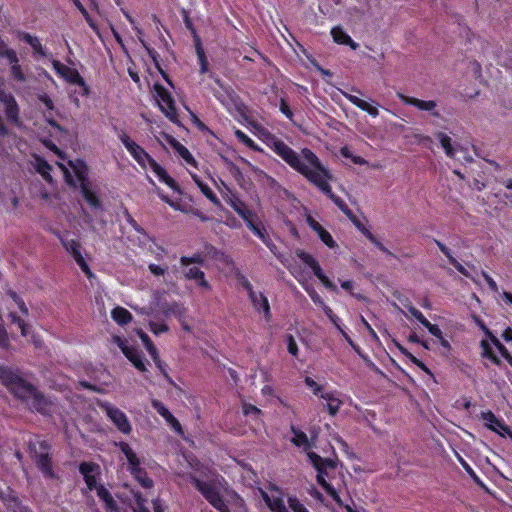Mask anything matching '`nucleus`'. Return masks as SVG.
<instances>
[{
	"instance_id": "f257e3e1",
	"label": "nucleus",
	"mask_w": 512,
	"mask_h": 512,
	"mask_svg": "<svg viewBox=\"0 0 512 512\" xmlns=\"http://www.w3.org/2000/svg\"><path fill=\"white\" fill-rule=\"evenodd\" d=\"M255 130L259 137H266L270 139L269 146L272 150L281 157L293 169L305 176L311 183L316 185L322 192L331 198L337 206L343 209L344 202L336 197L331 189L329 181L332 179L330 172L324 167L319 158L309 149H302L300 154H297L283 141L274 139L264 129L254 125Z\"/></svg>"
},
{
	"instance_id": "f03ea898",
	"label": "nucleus",
	"mask_w": 512,
	"mask_h": 512,
	"mask_svg": "<svg viewBox=\"0 0 512 512\" xmlns=\"http://www.w3.org/2000/svg\"><path fill=\"white\" fill-rule=\"evenodd\" d=\"M0 380L12 393L25 400L31 408L43 414L51 412L53 404L11 369L0 366Z\"/></svg>"
},
{
	"instance_id": "7ed1b4c3",
	"label": "nucleus",
	"mask_w": 512,
	"mask_h": 512,
	"mask_svg": "<svg viewBox=\"0 0 512 512\" xmlns=\"http://www.w3.org/2000/svg\"><path fill=\"white\" fill-rule=\"evenodd\" d=\"M291 442L300 448H303L306 451V455L317 470V482L319 485L323 487V489L327 492V494L337 503H340V498L336 490L326 481L325 476H327L329 470H333L335 468V462L331 459L322 458L316 453L310 451L311 443L308 436L292 427Z\"/></svg>"
},
{
	"instance_id": "20e7f679",
	"label": "nucleus",
	"mask_w": 512,
	"mask_h": 512,
	"mask_svg": "<svg viewBox=\"0 0 512 512\" xmlns=\"http://www.w3.org/2000/svg\"><path fill=\"white\" fill-rule=\"evenodd\" d=\"M57 166L69 184L73 186H80L82 196L90 207L94 209H99L101 207L99 198L87 180L88 167L82 160H69L67 163L58 162Z\"/></svg>"
},
{
	"instance_id": "39448f33",
	"label": "nucleus",
	"mask_w": 512,
	"mask_h": 512,
	"mask_svg": "<svg viewBox=\"0 0 512 512\" xmlns=\"http://www.w3.org/2000/svg\"><path fill=\"white\" fill-rule=\"evenodd\" d=\"M120 139L132 158L144 170L150 169L161 182L179 192L178 185L174 179L170 177L165 169L160 166L140 145L133 141L128 135H123Z\"/></svg>"
},
{
	"instance_id": "423d86ee",
	"label": "nucleus",
	"mask_w": 512,
	"mask_h": 512,
	"mask_svg": "<svg viewBox=\"0 0 512 512\" xmlns=\"http://www.w3.org/2000/svg\"><path fill=\"white\" fill-rule=\"evenodd\" d=\"M195 485L206 500L219 512H230L228 503L238 502L240 499L226 485L223 479L210 482L195 480Z\"/></svg>"
},
{
	"instance_id": "0eeeda50",
	"label": "nucleus",
	"mask_w": 512,
	"mask_h": 512,
	"mask_svg": "<svg viewBox=\"0 0 512 512\" xmlns=\"http://www.w3.org/2000/svg\"><path fill=\"white\" fill-rule=\"evenodd\" d=\"M52 67L56 74L68 84L76 85L78 87V89L71 94V100L77 107H79L80 102L76 94L86 97L90 93V88L83 77L75 68H71L58 60H52Z\"/></svg>"
},
{
	"instance_id": "6e6552de",
	"label": "nucleus",
	"mask_w": 512,
	"mask_h": 512,
	"mask_svg": "<svg viewBox=\"0 0 512 512\" xmlns=\"http://www.w3.org/2000/svg\"><path fill=\"white\" fill-rule=\"evenodd\" d=\"M161 293L156 291L153 294V300L151 304L148 307H137V306H131L135 311H137L139 314L147 315V316H154L158 317L159 314H162L165 317H169L171 315H174L181 319L183 314L185 313V308L183 305L172 302V303H161L160 302Z\"/></svg>"
},
{
	"instance_id": "1a4fd4ad",
	"label": "nucleus",
	"mask_w": 512,
	"mask_h": 512,
	"mask_svg": "<svg viewBox=\"0 0 512 512\" xmlns=\"http://www.w3.org/2000/svg\"><path fill=\"white\" fill-rule=\"evenodd\" d=\"M481 329L487 336V339L481 340V354L483 357L488 358L494 364L499 365L500 360L494 353L492 349V345H494L499 353L507 360V362L512 366V356L506 349V347L492 334V332L483 324L480 325Z\"/></svg>"
},
{
	"instance_id": "9d476101",
	"label": "nucleus",
	"mask_w": 512,
	"mask_h": 512,
	"mask_svg": "<svg viewBox=\"0 0 512 512\" xmlns=\"http://www.w3.org/2000/svg\"><path fill=\"white\" fill-rule=\"evenodd\" d=\"M119 448L125 455L128 461L129 470L134 475L135 479L144 488H151L153 486V481L146 475V472L140 468V460L131 447L127 443L121 442L119 444Z\"/></svg>"
},
{
	"instance_id": "9b49d317",
	"label": "nucleus",
	"mask_w": 512,
	"mask_h": 512,
	"mask_svg": "<svg viewBox=\"0 0 512 512\" xmlns=\"http://www.w3.org/2000/svg\"><path fill=\"white\" fill-rule=\"evenodd\" d=\"M153 97L165 116L174 123L178 122L175 102L171 93L165 87L156 83L153 86Z\"/></svg>"
},
{
	"instance_id": "f8f14e48",
	"label": "nucleus",
	"mask_w": 512,
	"mask_h": 512,
	"mask_svg": "<svg viewBox=\"0 0 512 512\" xmlns=\"http://www.w3.org/2000/svg\"><path fill=\"white\" fill-rule=\"evenodd\" d=\"M99 406L120 432L124 434H129L131 432L132 426L126 414L122 410L108 402H101L99 403Z\"/></svg>"
},
{
	"instance_id": "ddd939ff",
	"label": "nucleus",
	"mask_w": 512,
	"mask_h": 512,
	"mask_svg": "<svg viewBox=\"0 0 512 512\" xmlns=\"http://www.w3.org/2000/svg\"><path fill=\"white\" fill-rule=\"evenodd\" d=\"M297 256L302 260L303 263H305L307 266L311 268L314 275L319 279V281L323 284V286L326 289L331 290L333 292L338 291L337 286L326 276L321 266L319 265L318 261L312 255L304 251H298Z\"/></svg>"
},
{
	"instance_id": "4468645a",
	"label": "nucleus",
	"mask_w": 512,
	"mask_h": 512,
	"mask_svg": "<svg viewBox=\"0 0 512 512\" xmlns=\"http://www.w3.org/2000/svg\"><path fill=\"white\" fill-rule=\"evenodd\" d=\"M263 500L272 512H288L284 503L282 492L271 487L268 491L262 493Z\"/></svg>"
},
{
	"instance_id": "2eb2a0df",
	"label": "nucleus",
	"mask_w": 512,
	"mask_h": 512,
	"mask_svg": "<svg viewBox=\"0 0 512 512\" xmlns=\"http://www.w3.org/2000/svg\"><path fill=\"white\" fill-rule=\"evenodd\" d=\"M114 342L118 345L123 354L133 363L135 368L142 372L146 371V366L142 360L141 354L135 348L129 346L127 341L120 337H115Z\"/></svg>"
},
{
	"instance_id": "dca6fc26",
	"label": "nucleus",
	"mask_w": 512,
	"mask_h": 512,
	"mask_svg": "<svg viewBox=\"0 0 512 512\" xmlns=\"http://www.w3.org/2000/svg\"><path fill=\"white\" fill-rule=\"evenodd\" d=\"M0 101L4 104L7 119L16 126H20L19 108L15 98L0 90Z\"/></svg>"
},
{
	"instance_id": "f3484780",
	"label": "nucleus",
	"mask_w": 512,
	"mask_h": 512,
	"mask_svg": "<svg viewBox=\"0 0 512 512\" xmlns=\"http://www.w3.org/2000/svg\"><path fill=\"white\" fill-rule=\"evenodd\" d=\"M481 419L488 429L497 433L501 437H506L509 434V427L500 419H498L491 411L482 412Z\"/></svg>"
},
{
	"instance_id": "a211bd4d",
	"label": "nucleus",
	"mask_w": 512,
	"mask_h": 512,
	"mask_svg": "<svg viewBox=\"0 0 512 512\" xmlns=\"http://www.w3.org/2000/svg\"><path fill=\"white\" fill-rule=\"evenodd\" d=\"M63 245L66 248V250L71 253L76 263L79 265L81 270L87 275V277H92V272L86 263L84 257L81 254L80 245L77 241L71 239V240H65L63 241Z\"/></svg>"
},
{
	"instance_id": "6ab92c4d",
	"label": "nucleus",
	"mask_w": 512,
	"mask_h": 512,
	"mask_svg": "<svg viewBox=\"0 0 512 512\" xmlns=\"http://www.w3.org/2000/svg\"><path fill=\"white\" fill-rule=\"evenodd\" d=\"M306 222L309 227L315 231L320 238V240L330 249H336L338 247L336 241L333 239L332 235L325 230L320 223H318L311 215H307Z\"/></svg>"
},
{
	"instance_id": "aec40b11",
	"label": "nucleus",
	"mask_w": 512,
	"mask_h": 512,
	"mask_svg": "<svg viewBox=\"0 0 512 512\" xmlns=\"http://www.w3.org/2000/svg\"><path fill=\"white\" fill-rule=\"evenodd\" d=\"M398 97L408 105H412L417 107L419 110L427 111L432 113L433 115H438L436 112L437 102L434 100H420L414 97H408L403 94H398Z\"/></svg>"
},
{
	"instance_id": "412c9836",
	"label": "nucleus",
	"mask_w": 512,
	"mask_h": 512,
	"mask_svg": "<svg viewBox=\"0 0 512 512\" xmlns=\"http://www.w3.org/2000/svg\"><path fill=\"white\" fill-rule=\"evenodd\" d=\"M152 407L165 419V421L171 426V428L182 434V427L179 421L172 415V413L164 406V404L158 400H152Z\"/></svg>"
},
{
	"instance_id": "4be33fe9",
	"label": "nucleus",
	"mask_w": 512,
	"mask_h": 512,
	"mask_svg": "<svg viewBox=\"0 0 512 512\" xmlns=\"http://www.w3.org/2000/svg\"><path fill=\"white\" fill-rule=\"evenodd\" d=\"M340 396L339 392L332 390L321 394V399L326 402V409L331 416L336 415L343 404Z\"/></svg>"
},
{
	"instance_id": "5701e85b",
	"label": "nucleus",
	"mask_w": 512,
	"mask_h": 512,
	"mask_svg": "<svg viewBox=\"0 0 512 512\" xmlns=\"http://www.w3.org/2000/svg\"><path fill=\"white\" fill-rule=\"evenodd\" d=\"M249 298L254 308L259 313H263L264 318L269 321L271 319V312L268 299L260 292H251V296Z\"/></svg>"
},
{
	"instance_id": "b1692460",
	"label": "nucleus",
	"mask_w": 512,
	"mask_h": 512,
	"mask_svg": "<svg viewBox=\"0 0 512 512\" xmlns=\"http://www.w3.org/2000/svg\"><path fill=\"white\" fill-rule=\"evenodd\" d=\"M79 469L88 489L93 490L97 484L96 476L99 473V466L92 463H82Z\"/></svg>"
},
{
	"instance_id": "393cba45",
	"label": "nucleus",
	"mask_w": 512,
	"mask_h": 512,
	"mask_svg": "<svg viewBox=\"0 0 512 512\" xmlns=\"http://www.w3.org/2000/svg\"><path fill=\"white\" fill-rule=\"evenodd\" d=\"M331 36L333 41L339 45H347L353 50H356L359 46L340 26H335L331 29Z\"/></svg>"
},
{
	"instance_id": "a878e982",
	"label": "nucleus",
	"mask_w": 512,
	"mask_h": 512,
	"mask_svg": "<svg viewBox=\"0 0 512 512\" xmlns=\"http://www.w3.org/2000/svg\"><path fill=\"white\" fill-rule=\"evenodd\" d=\"M185 277L190 280H195L197 284L205 290H211V285L205 279V274L197 267H186Z\"/></svg>"
},
{
	"instance_id": "bb28decb",
	"label": "nucleus",
	"mask_w": 512,
	"mask_h": 512,
	"mask_svg": "<svg viewBox=\"0 0 512 512\" xmlns=\"http://www.w3.org/2000/svg\"><path fill=\"white\" fill-rule=\"evenodd\" d=\"M344 97L348 99L352 104L357 106L358 108L362 109L363 111H366L369 115L372 117H377L379 114V111L377 107L371 105L367 101H364L360 99L359 97L349 94V93H343Z\"/></svg>"
},
{
	"instance_id": "cd10ccee",
	"label": "nucleus",
	"mask_w": 512,
	"mask_h": 512,
	"mask_svg": "<svg viewBox=\"0 0 512 512\" xmlns=\"http://www.w3.org/2000/svg\"><path fill=\"white\" fill-rule=\"evenodd\" d=\"M169 144L173 147V149L177 152V154L189 165L196 166V161L193 158L192 154L189 152V150L182 145L180 142H178L176 139L169 137L168 138Z\"/></svg>"
},
{
	"instance_id": "c85d7f7f",
	"label": "nucleus",
	"mask_w": 512,
	"mask_h": 512,
	"mask_svg": "<svg viewBox=\"0 0 512 512\" xmlns=\"http://www.w3.org/2000/svg\"><path fill=\"white\" fill-rule=\"evenodd\" d=\"M31 165L46 181L52 180L50 175L52 168L44 159L38 156H33Z\"/></svg>"
},
{
	"instance_id": "c756f323",
	"label": "nucleus",
	"mask_w": 512,
	"mask_h": 512,
	"mask_svg": "<svg viewBox=\"0 0 512 512\" xmlns=\"http://www.w3.org/2000/svg\"><path fill=\"white\" fill-rule=\"evenodd\" d=\"M10 318L13 323H16L18 325L23 337L27 338L28 341L34 342L36 345H38V342L36 341L34 335L30 333L29 326L22 319L16 316L14 311L10 312Z\"/></svg>"
},
{
	"instance_id": "7c9ffc66",
	"label": "nucleus",
	"mask_w": 512,
	"mask_h": 512,
	"mask_svg": "<svg viewBox=\"0 0 512 512\" xmlns=\"http://www.w3.org/2000/svg\"><path fill=\"white\" fill-rule=\"evenodd\" d=\"M94 489L97 491L98 497L105 503L106 508L108 510L114 511L117 508L116 502L112 498L109 491L102 485H97L94 487Z\"/></svg>"
},
{
	"instance_id": "2f4dec72",
	"label": "nucleus",
	"mask_w": 512,
	"mask_h": 512,
	"mask_svg": "<svg viewBox=\"0 0 512 512\" xmlns=\"http://www.w3.org/2000/svg\"><path fill=\"white\" fill-rule=\"evenodd\" d=\"M192 179L194 180L195 184L199 187L201 192L214 204H218L219 200L216 197V195L212 192V190L208 187L207 184H205L198 175L193 173L192 171H189Z\"/></svg>"
},
{
	"instance_id": "473e14b6",
	"label": "nucleus",
	"mask_w": 512,
	"mask_h": 512,
	"mask_svg": "<svg viewBox=\"0 0 512 512\" xmlns=\"http://www.w3.org/2000/svg\"><path fill=\"white\" fill-rule=\"evenodd\" d=\"M436 138L439 140L442 148L444 149L445 154L449 158H454L456 154V149L452 145L451 138L443 132H438L436 134Z\"/></svg>"
},
{
	"instance_id": "72a5a7b5",
	"label": "nucleus",
	"mask_w": 512,
	"mask_h": 512,
	"mask_svg": "<svg viewBox=\"0 0 512 512\" xmlns=\"http://www.w3.org/2000/svg\"><path fill=\"white\" fill-rule=\"evenodd\" d=\"M111 317L120 325H125L132 320L131 313L123 307L114 308L111 312Z\"/></svg>"
},
{
	"instance_id": "f704fd0d",
	"label": "nucleus",
	"mask_w": 512,
	"mask_h": 512,
	"mask_svg": "<svg viewBox=\"0 0 512 512\" xmlns=\"http://www.w3.org/2000/svg\"><path fill=\"white\" fill-rule=\"evenodd\" d=\"M137 335L141 339L143 345L145 346V348L147 349L148 353L153 358V360L157 361L158 360V352H157V349L154 346V344L151 342L149 336L145 332H143V330H141V329L137 330Z\"/></svg>"
},
{
	"instance_id": "c9c22d12",
	"label": "nucleus",
	"mask_w": 512,
	"mask_h": 512,
	"mask_svg": "<svg viewBox=\"0 0 512 512\" xmlns=\"http://www.w3.org/2000/svg\"><path fill=\"white\" fill-rule=\"evenodd\" d=\"M36 463L40 470L47 476H51V465L50 459L48 457L47 452L40 453L36 455Z\"/></svg>"
},
{
	"instance_id": "e433bc0d",
	"label": "nucleus",
	"mask_w": 512,
	"mask_h": 512,
	"mask_svg": "<svg viewBox=\"0 0 512 512\" xmlns=\"http://www.w3.org/2000/svg\"><path fill=\"white\" fill-rule=\"evenodd\" d=\"M7 303H8V307L10 309H12L14 306L18 307L19 310L27 315L28 314V308L26 307L25 303L23 302V300L16 294V293H9V298L7 300Z\"/></svg>"
},
{
	"instance_id": "4c0bfd02",
	"label": "nucleus",
	"mask_w": 512,
	"mask_h": 512,
	"mask_svg": "<svg viewBox=\"0 0 512 512\" xmlns=\"http://www.w3.org/2000/svg\"><path fill=\"white\" fill-rule=\"evenodd\" d=\"M248 227L253 231V233L259 237L268 247L271 248L270 239L267 235L266 230L263 227L255 225L250 219L247 221Z\"/></svg>"
},
{
	"instance_id": "58836bf2",
	"label": "nucleus",
	"mask_w": 512,
	"mask_h": 512,
	"mask_svg": "<svg viewBox=\"0 0 512 512\" xmlns=\"http://www.w3.org/2000/svg\"><path fill=\"white\" fill-rule=\"evenodd\" d=\"M9 63L11 65L10 72H11L12 78L14 80H16V81H19V82L26 81L25 73H24L23 69L21 68V66L19 65V63H18V56L16 55V60L15 61L9 62Z\"/></svg>"
},
{
	"instance_id": "ea45409f",
	"label": "nucleus",
	"mask_w": 512,
	"mask_h": 512,
	"mask_svg": "<svg viewBox=\"0 0 512 512\" xmlns=\"http://www.w3.org/2000/svg\"><path fill=\"white\" fill-rule=\"evenodd\" d=\"M305 385L312 391V393L321 398V394L325 393L323 386L315 381L311 376H305Z\"/></svg>"
},
{
	"instance_id": "a19ab883",
	"label": "nucleus",
	"mask_w": 512,
	"mask_h": 512,
	"mask_svg": "<svg viewBox=\"0 0 512 512\" xmlns=\"http://www.w3.org/2000/svg\"><path fill=\"white\" fill-rule=\"evenodd\" d=\"M234 134L240 142H242L244 145H246L250 149H252L254 151H261V148L250 137H248L243 131L236 129Z\"/></svg>"
},
{
	"instance_id": "79ce46f5",
	"label": "nucleus",
	"mask_w": 512,
	"mask_h": 512,
	"mask_svg": "<svg viewBox=\"0 0 512 512\" xmlns=\"http://www.w3.org/2000/svg\"><path fill=\"white\" fill-rule=\"evenodd\" d=\"M16 54L15 50L9 48L5 41L0 37V57L6 58L8 62H13L16 60Z\"/></svg>"
},
{
	"instance_id": "37998d69",
	"label": "nucleus",
	"mask_w": 512,
	"mask_h": 512,
	"mask_svg": "<svg viewBox=\"0 0 512 512\" xmlns=\"http://www.w3.org/2000/svg\"><path fill=\"white\" fill-rule=\"evenodd\" d=\"M233 209L246 221L250 220L251 212L245 207V205L238 199L230 201Z\"/></svg>"
},
{
	"instance_id": "c03bdc74",
	"label": "nucleus",
	"mask_w": 512,
	"mask_h": 512,
	"mask_svg": "<svg viewBox=\"0 0 512 512\" xmlns=\"http://www.w3.org/2000/svg\"><path fill=\"white\" fill-rule=\"evenodd\" d=\"M340 154L344 157V158H347V159H350L354 164H357V165H366L367 164V161L361 157V156H358V155H354L351 150L348 148V147H342L340 149Z\"/></svg>"
},
{
	"instance_id": "a18cd8bd",
	"label": "nucleus",
	"mask_w": 512,
	"mask_h": 512,
	"mask_svg": "<svg viewBox=\"0 0 512 512\" xmlns=\"http://www.w3.org/2000/svg\"><path fill=\"white\" fill-rule=\"evenodd\" d=\"M149 329L154 335H160L169 330L168 325L164 321L153 320L149 322Z\"/></svg>"
},
{
	"instance_id": "49530a36",
	"label": "nucleus",
	"mask_w": 512,
	"mask_h": 512,
	"mask_svg": "<svg viewBox=\"0 0 512 512\" xmlns=\"http://www.w3.org/2000/svg\"><path fill=\"white\" fill-rule=\"evenodd\" d=\"M196 53L200 64V72L206 73L208 71V62L204 53V50L200 43L196 44Z\"/></svg>"
},
{
	"instance_id": "de8ad7c7",
	"label": "nucleus",
	"mask_w": 512,
	"mask_h": 512,
	"mask_svg": "<svg viewBox=\"0 0 512 512\" xmlns=\"http://www.w3.org/2000/svg\"><path fill=\"white\" fill-rule=\"evenodd\" d=\"M285 342H286V345H287V350L288 352L295 358L298 357L299 355V347H298V344L295 340V338L293 337V335L291 334H288L285 336Z\"/></svg>"
},
{
	"instance_id": "09e8293b",
	"label": "nucleus",
	"mask_w": 512,
	"mask_h": 512,
	"mask_svg": "<svg viewBox=\"0 0 512 512\" xmlns=\"http://www.w3.org/2000/svg\"><path fill=\"white\" fill-rule=\"evenodd\" d=\"M148 269L156 277H165L168 275V266L167 265H158L151 263L148 265Z\"/></svg>"
},
{
	"instance_id": "8fccbe9b",
	"label": "nucleus",
	"mask_w": 512,
	"mask_h": 512,
	"mask_svg": "<svg viewBox=\"0 0 512 512\" xmlns=\"http://www.w3.org/2000/svg\"><path fill=\"white\" fill-rule=\"evenodd\" d=\"M321 308H322L324 314L327 316V318L332 322V324L337 329H340V318L336 314H334L332 309L329 306H327L326 304L323 305Z\"/></svg>"
},
{
	"instance_id": "3c124183",
	"label": "nucleus",
	"mask_w": 512,
	"mask_h": 512,
	"mask_svg": "<svg viewBox=\"0 0 512 512\" xmlns=\"http://www.w3.org/2000/svg\"><path fill=\"white\" fill-rule=\"evenodd\" d=\"M203 259L200 255L195 254L192 257L183 256L180 258V264L182 267H188L191 264H202Z\"/></svg>"
},
{
	"instance_id": "603ef678",
	"label": "nucleus",
	"mask_w": 512,
	"mask_h": 512,
	"mask_svg": "<svg viewBox=\"0 0 512 512\" xmlns=\"http://www.w3.org/2000/svg\"><path fill=\"white\" fill-rule=\"evenodd\" d=\"M289 507L293 510V512H309L308 509L301 503L297 498L290 497L288 499Z\"/></svg>"
},
{
	"instance_id": "864d4df0",
	"label": "nucleus",
	"mask_w": 512,
	"mask_h": 512,
	"mask_svg": "<svg viewBox=\"0 0 512 512\" xmlns=\"http://www.w3.org/2000/svg\"><path fill=\"white\" fill-rule=\"evenodd\" d=\"M243 412L246 416H250L254 419H257L261 413V411L256 406L247 403L243 405Z\"/></svg>"
},
{
	"instance_id": "5fc2aeb1",
	"label": "nucleus",
	"mask_w": 512,
	"mask_h": 512,
	"mask_svg": "<svg viewBox=\"0 0 512 512\" xmlns=\"http://www.w3.org/2000/svg\"><path fill=\"white\" fill-rule=\"evenodd\" d=\"M423 326L426 327L428 331L437 339L443 336L441 329L437 325L431 324L428 320L423 324Z\"/></svg>"
},
{
	"instance_id": "6e6d98bb",
	"label": "nucleus",
	"mask_w": 512,
	"mask_h": 512,
	"mask_svg": "<svg viewBox=\"0 0 512 512\" xmlns=\"http://www.w3.org/2000/svg\"><path fill=\"white\" fill-rule=\"evenodd\" d=\"M31 48L33 49V51L36 53V54H39L41 56H45L46 55V51L45 49L43 48L40 40L38 37H35L33 42L30 44Z\"/></svg>"
},
{
	"instance_id": "4d7b16f0",
	"label": "nucleus",
	"mask_w": 512,
	"mask_h": 512,
	"mask_svg": "<svg viewBox=\"0 0 512 512\" xmlns=\"http://www.w3.org/2000/svg\"><path fill=\"white\" fill-rule=\"evenodd\" d=\"M408 311L409 313L414 317L416 318L422 325L427 321V319L425 318V316L422 314L421 311H419L418 309H416L415 307L413 306H410L408 307Z\"/></svg>"
},
{
	"instance_id": "13d9d810",
	"label": "nucleus",
	"mask_w": 512,
	"mask_h": 512,
	"mask_svg": "<svg viewBox=\"0 0 512 512\" xmlns=\"http://www.w3.org/2000/svg\"><path fill=\"white\" fill-rule=\"evenodd\" d=\"M482 276H483L484 280L486 281L488 287L493 292L498 293L499 292V287H498L497 283L494 281V279L491 276H489L487 273H485V272H482Z\"/></svg>"
},
{
	"instance_id": "bf43d9fd",
	"label": "nucleus",
	"mask_w": 512,
	"mask_h": 512,
	"mask_svg": "<svg viewBox=\"0 0 512 512\" xmlns=\"http://www.w3.org/2000/svg\"><path fill=\"white\" fill-rule=\"evenodd\" d=\"M17 36L20 40L26 42L29 45L33 42L34 38L36 37L25 32H18Z\"/></svg>"
},
{
	"instance_id": "052dcab7",
	"label": "nucleus",
	"mask_w": 512,
	"mask_h": 512,
	"mask_svg": "<svg viewBox=\"0 0 512 512\" xmlns=\"http://www.w3.org/2000/svg\"><path fill=\"white\" fill-rule=\"evenodd\" d=\"M39 100L44 104V106L49 109V110H52L53 109V101L51 100V98L46 95V94H42L40 97H39Z\"/></svg>"
},
{
	"instance_id": "680f3d73",
	"label": "nucleus",
	"mask_w": 512,
	"mask_h": 512,
	"mask_svg": "<svg viewBox=\"0 0 512 512\" xmlns=\"http://www.w3.org/2000/svg\"><path fill=\"white\" fill-rule=\"evenodd\" d=\"M370 240L373 242V244L382 252L386 253L387 255H392V253L382 244L380 243L376 238L373 236H370Z\"/></svg>"
},
{
	"instance_id": "e2e57ef3",
	"label": "nucleus",
	"mask_w": 512,
	"mask_h": 512,
	"mask_svg": "<svg viewBox=\"0 0 512 512\" xmlns=\"http://www.w3.org/2000/svg\"><path fill=\"white\" fill-rule=\"evenodd\" d=\"M8 344V336L5 328L0 324V346H6Z\"/></svg>"
},
{
	"instance_id": "0e129e2a",
	"label": "nucleus",
	"mask_w": 512,
	"mask_h": 512,
	"mask_svg": "<svg viewBox=\"0 0 512 512\" xmlns=\"http://www.w3.org/2000/svg\"><path fill=\"white\" fill-rule=\"evenodd\" d=\"M461 274L469 276L467 270L455 259L451 258L450 262Z\"/></svg>"
},
{
	"instance_id": "69168bd1",
	"label": "nucleus",
	"mask_w": 512,
	"mask_h": 512,
	"mask_svg": "<svg viewBox=\"0 0 512 512\" xmlns=\"http://www.w3.org/2000/svg\"><path fill=\"white\" fill-rule=\"evenodd\" d=\"M340 285H341L342 289L352 293L353 288H354L353 281H351V280H343V281H340Z\"/></svg>"
},
{
	"instance_id": "338daca9",
	"label": "nucleus",
	"mask_w": 512,
	"mask_h": 512,
	"mask_svg": "<svg viewBox=\"0 0 512 512\" xmlns=\"http://www.w3.org/2000/svg\"><path fill=\"white\" fill-rule=\"evenodd\" d=\"M144 500L140 497H137V507L135 508V512H149L148 509L144 507Z\"/></svg>"
},
{
	"instance_id": "774afa93",
	"label": "nucleus",
	"mask_w": 512,
	"mask_h": 512,
	"mask_svg": "<svg viewBox=\"0 0 512 512\" xmlns=\"http://www.w3.org/2000/svg\"><path fill=\"white\" fill-rule=\"evenodd\" d=\"M502 338L506 341V342H512V328L511 327H507L503 333H502Z\"/></svg>"
}]
</instances>
